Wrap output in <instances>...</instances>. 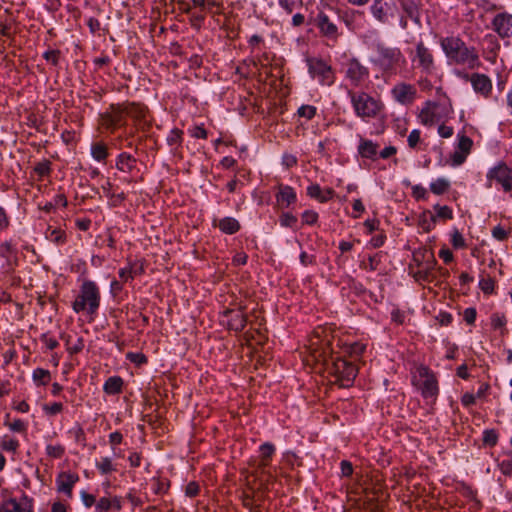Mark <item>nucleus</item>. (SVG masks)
<instances>
[{"mask_svg": "<svg viewBox=\"0 0 512 512\" xmlns=\"http://www.w3.org/2000/svg\"><path fill=\"white\" fill-rule=\"evenodd\" d=\"M91 153L93 158L97 161L105 160L108 155L107 147L103 143H94L91 147Z\"/></svg>", "mask_w": 512, "mask_h": 512, "instance_id": "nucleus-30", "label": "nucleus"}, {"mask_svg": "<svg viewBox=\"0 0 512 512\" xmlns=\"http://www.w3.org/2000/svg\"><path fill=\"white\" fill-rule=\"evenodd\" d=\"M492 28L501 38L512 36V14L508 12L496 14L492 20Z\"/></svg>", "mask_w": 512, "mask_h": 512, "instance_id": "nucleus-12", "label": "nucleus"}, {"mask_svg": "<svg viewBox=\"0 0 512 512\" xmlns=\"http://www.w3.org/2000/svg\"><path fill=\"white\" fill-rule=\"evenodd\" d=\"M297 222V218L290 213H283L280 217V223L285 227H293Z\"/></svg>", "mask_w": 512, "mask_h": 512, "instance_id": "nucleus-46", "label": "nucleus"}, {"mask_svg": "<svg viewBox=\"0 0 512 512\" xmlns=\"http://www.w3.org/2000/svg\"><path fill=\"white\" fill-rule=\"evenodd\" d=\"M482 44L485 50L495 53L499 49V43L494 35H486L483 38Z\"/></svg>", "mask_w": 512, "mask_h": 512, "instance_id": "nucleus-34", "label": "nucleus"}, {"mask_svg": "<svg viewBox=\"0 0 512 512\" xmlns=\"http://www.w3.org/2000/svg\"><path fill=\"white\" fill-rule=\"evenodd\" d=\"M472 144H473V142L468 136H465V135L459 136V140H458L459 151H461L467 155L470 152Z\"/></svg>", "mask_w": 512, "mask_h": 512, "instance_id": "nucleus-39", "label": "nucleus"}, {"mask_svg": "<svg viewBox=\"0 0 512 512\" xmlns=\"http://www.w3.org/2000/svg\"><path fill=\"white\" fill-rule=\"evenodd\" d=\"M309 73L318 78L324 85H331L334 82V73L330 65L321 59H308Z\"/></svg>", "mask_w": 512, "mask_h": 512, "instance_id": "nucleus-9", "label": "nucleus"}, {"mask_svg": "<svg viewBox=\"0 0 512 512\" xmlns=\"http://www.w3.org/2000/svg\"><path fill=\"white\" fill-rule=\"evenodd\" d=\"M96 510L98 512H107L111 510V502L110 498L102 497L96 503Z\"/></svg>", "mask_w": 512, "mask_h": 512, "instance_id": "nucleus-47", "label": "nucleus"}, {"mask_svg": "<svg viewBox=\"0 0 512 512\" xmlns=\"http://www.w3.org/2000/svg\"><path fill=\"white\" fill-rule=\"evenodd\" d=\"M126 117L124 105L112 104L106 112L101 114L100 123L104 128L114 130L124 124Z\"/></svg>", "mask_w": 512, "mask_h": 512, "instance_id": "nucleus-8", "label": "nucleus"}, {"mask_svg": "<svg viewBox=\"0 0 512 512\" xmlns=\"http://www.w3.org/2000/svg\"><path fill=\"white\" fill-rule=\"evenodd\" d=\"M367 76V68L361 65L356 59H352L347 63L346 77L353 85H359Z\"/></svg>", "mask_w": 512, "mask_h": 512, "instance_id": "nucleus-14", "label": "nucleus"}, {"mask_svg": "<svg viewBox=\"0 0 512 512\" xmlns=\"http://www.w3.org/2000/svg\"><path fill=\"white\" fill-rule=\"evenodd\" d=\"M318 215L314 211H305L302 214V220L306 224H314L317 221Z\"/></svg>", "mask_w": 512, "mask_h": 512, "instance_id": "nucleus-52", "label": "nucleus"}, {"mask_svg": "<svg viewBox=\"0 0 512 512\" xmlns=\"http://www.w3.org/2000/svg\"><path fill=\"white\" fill-rule=\"evenodd\" d=\"M413 69L420 70L425 75H431L436 70L435 60L432 51L419 41L414 50L409 53Z\"/></svg>", "mask_w": 512, "mask_h": 512, "instance_id": "nucleus-3", "label": "nucleus"}, {"mask_svg": "<svg viewBox=\"0 0 512 512\" xmlns=\"http://www.w3.org/2000/svg\"><path fill=\"white\" fill-rule=\"evenodd\" d=\"M354 110L359 117H375L381 109V104L365 92L349 91Z\"/></svg>", "mask_w": 512, "mask_h": 512, "instance_id": "nucleus-5", "label": "nucleus"}, {"mask_svg": "<svg viewBox=\"0 0 512 512\" xmlns=\"http://www.w3.org/2000/svg\"><path fill=\"white\" fill-rule=\"evenodd\" d=\"M44 58L52 63L53 65H57L59 61V51L50 50L44 53Z\"/></svg>", "mask_w": 512, "mask_h": 512, "instance_id": "nucleus-56", "label": "nucleus"}, {"mask_svg": "<svg viewBox=\"0 0 512 512\" xmlns=\"http://www.w3.org/2000/svg\"><path fill=\"white\" fill-rule=\"evenodd\" d=\"M436 104L430 101L426 102L425 107L421 110L419 114V119L422 124L427 126H432L436 120L435 108Z\"/></svg>", "mask_w": 512, "mask_h": 512, "instance_id": "nucleus-20", "label": "nucleus"}, {"mask_svg": "<svg viewBox=\"0 0 512 512\" xmlns=\"http://www.w3.org/2000/svg\"><path fill=\"white\" fill-rule=\"evenodd\" d=\"M96 467L100 470L102 474H108L115 470L112 465V461L108 457L102 458L99 462H96Z\"/></svg>", "mask_w": 512, "mask_h": 512, "instance_id": "nucleus-37", "label": "nucleus"}, {"mask_svg": "<svg viewBox=\"0 0 512 512\" xmlns=\"http://www.w3.org/2000/svg\"><path fill=\"white\" fill-rule=\"evenodd\" d=\"M338 20L339 17L332 10H329L328 12L320 11L313 19V23L318 28L322 37L336 43L340 36L337 26Z\"/></svg>", "mask_w": 512, "mask_h": 512, "instance_id": "nucleus-4", "label": "nucleus"}, {"mask_svg": "<svg viewBox=\"0 0 512 512\" xmlns=\"http://www.w3.org/2000/svg\"><path fill=\"white\" fill-rule=\"evenodd\" d=\"M34 170L39 176H45L50 172V163L48 161L39 162Z\"/></svg>", "mask_w": 512, "mask_h": 512, "instance_id": "nucleus-50", "label": "nucleus"}, {"mask_svg": "<svg viewBox=\"0 0 512 512\" xmlns=\"http://www.w3.org/2000/svg\"><path fill=\"white\" fill-rule=\"evenodd\" d=\"M62 409H63V405L60 402H55L51 405L44 406V410L51 415H55V414L61 412Z\"/></svg>", "mask_w": 512, "mask_h": 512, "instance_id": "nucleus-55", "label": "nucleus"}, {"mask_svg": "<svg viewBox=\"0 0 512 512\" xmlns=\"http://www.w3.org/2000/svg\"><path fill=\"white\" fill-rule=\"evenodd\" d=\"M136 159L128 153H122L118 156L116 166L123 172H129L135 167Z\"/></svg>", "mask_w": 512, "mask_h": 512, "instance_id": "nucleus-23", "label": "nucleus"}, {"mask_svg": "<svg viewBox=\"0 0 512 512\" xmlns=\"http://www.w3.org/2000/svg\"><path fill=\"white\" fill-rule=\"evenodd\" d=\"M79 480V477L71 473H61L57 478L58 491L65 493L68 497L72 496V488Z\"/></svg>", "mask_w": 512, "mask_h": 512, "instance_id": "nucleus-17", "label": "nucleus"}, {"mask_svg": "<svg viewBox=\"0 0 512 512\" xmlns=\"http://www.w3.org/2000/svg\"><path fill=\"white\" fill-rule=\"evenodd\" d=\"M440 45L448 60L456 65H467L474 68L478 63V53L474 47H468L466 43L457 36L444 37Z\"/></svg>", "mask_w": 512, "mask_h": 512, "instance_id": "nucleus-1", "label": "nucleus"}, {"mask_svg": "<svg viewBox=\"0 0 512 512\" xmlns=\"http://www.w3.org/2000/svg\"><path fill=\"white\" fill-rule=\"evenodd\" d=\"M376 51L377 59L375 63L385 71L393 70L400 62H405V58L399 48L377 44Z\"/></svg>", "mask_w": 512, "mask_h": 512, "instance_id": "nucleus-7", "label": "nucleus"}, {"mask_svg": "<svg viewBox=\"0 0 512 512\" xmlns=\"http://www.w3.org/2000/svg\"><path fill=\"white\" fill-rule=\"evenodd\" d=\"M182 131L179 129H173L167 137V142L170 146L179 145L182 140Z\"/></svg>", "mask_w": 512, "mask_h": 512, "instance_id": "nucleus-42", "label": "nucleus"}, {"mask_svg": "<svg viewBox=\"0 0 512 512\" xmlns=\"http://www.w3.org/2000/svg\"><path fill=\"white\" fill-rule=\"evenodd\" d=\"M19 446L16 439L5 437L1 442V448L5 451L15 452Z\"/></svg>", "mask_w": 512, "mask_h": 512, "instance_id": "nucleus-43", "label": "nucleus"}, {"mask_svg": "<svg viewBox=\"0 0 512 512\" xmlns=\"http://www.w3.org/2000/svg\"><path fill=\"white\" fill-rule=\"evenodd\" d=\"M127 357L131 362H134L136 364H142L147 362L146 356L141 353H128Z\"/></svg>", "mask_w": 512, "mask_h": 512, "instance_id": "nucleus-58", "label": "nucleus"}, {"mask_svg": "<svg viewBox=\"0 0 512 512\" xmlns=\"http://www.w3.org/2000/svg\"><path fill=\"white\" fill-rule=\"evenodd\" d=\"M402 8L406 13L407 17L418 21V9L416 4L413 1H407L402 3Z\"/></svg>", "mask_w": 512, "mask_h": 512, "instance_id": "nucleus-35", "label": "nucleus"}, {"mask_svg": "<svg viewBox=\"0 0 512 512\" xmlns=\"http://www.w3.org/2000/svg\"><path fill=\"white\" fill-rule=\"evenodd\" d=\"M33 379L35 381H39L43 385H46L50 380V372L42 368H37L33 372Z\"/></svg>", "mask_w": 512, "mask_h": 512, "instance_id": "nucleus-36", "label": "nucleus"}, {"mask_svg": "<svg viewBox=\"0 0 512 512\" xmlns=\"http://www.w3.org/2000/svg\"><path fill=\"white\" fill-rule=\"evenodd\" d=\"M418 373L421 379H423L421 384V393L425 398H433L438 394V384L437 379L433 373L427 367H420L418 369Z\"/></svg>", "mask_w": 512, "mask_h": 512, "instance_id": "nucleus-11", "label": "nucleus"}, {"mask_svg": "<svg viewBox=\"0 0 512 512\" xmlns=\"http://www.w3.org/2000/svg\"><path fill=\"white\" fill-rule=\"evenodd\" d=\"M492 235L494 238H496L497 240H500V241H503L507 238L508 236V233L507 231L502 228L501 226H496L493 228L492 230Z\"/></svg>", "mask_w": 512, "mask_h": 512, "instance_id": "nucleus-53", "label": "nucleus"}, {"mask_svg": "<svg viewBox=\"0 0 512 512\" xmlns=\"http://www.w3.org/2000/svg\"><path fill=\"white\" fill-rule=\"evenodd\" d=\"M377 148H378V145L373 143L372 141L362 140L360 142L358 151L362 157L371 159V158H374L375 155L377 154Z\"/></svg>", "mask_w": 512, "mask_h": 512, "instance_id": "nucleus-24", "label": "nucleus"}, {"mask_svg": "<svg viewBox=\"0 0 512 512\" xmlns=\"http://www.w3.org/2000/svg\"><path fill=\"white\" fill-rule=\"evenodd\" d=\"M46 238L56 244H61L66 240L65 232L60 229L48 227L45 232Z\"/></svg>", "mask_w": 512, "mask_h": 512, "instance_id": "nucleus-28", "label": "nucleus"}, {"mask_svg": "<svg viewBox=\"0 0 512 512\" xmlns=\"http://www.w3.org/2000/svg\"><path fill=\"white\" fill-rule=\"evenodd\" d=\"M434 210L436 211V216H434V215L431 216V220L433 222L436 221V217L443 218V219H452L453 218L452 210L448 206H440L437 204L434 206Z\"/></svg>", "mask_w": 512, "mask_h": 512, "instance_id": "nucleus-33", "label": "nucleus"}, {"mask_svg": "<svg viewBox=\"0 0 512 512\" xmlns=\"http://www.w3.org/2000/svg\"><path fill=\"white\" fill-rule=\"evenodd\" d=\"M295 0H279V5L287 14H291L296 6Z\"/></svg>", "mask_w": 512, "mask_h": 512, "instance_id": "nucleus-51", "label": "nucleus"}, {"mask_svg": "<svg viewBox=\"0 0 512 512\" xmlns=\"http://www.w3.org/2000/svg\"><path fill=\"white\" fill-rule=\"evenodd\" d=\"M47 454L53 458H61L64 454V447L62 445H48L46 447Z\"/></svg>", "mask_w": 512, "mask_h": 512, "instance_id": "nucleus-44", "label": "nucleus"}, {"mask_svg": "<svg viewBox=\"0 0 512 512\" xmlns=\"http://www.w3.org/2000/svg\"><path fill=\"white\" fill-rule=\"evenodd\" d=\"M12 244L9 241H5L0 245V251L2 257H8V255L12 252Z\"/></svg>", "mask_w": 512, "mask_h": 512, "instance_id": "nucleus-63", "label": "nucleus"}, {"mask_svg": "<svg viewBox=\"0 0 512 512\" xmlns=\"http://www.w3.org/2000/svg\"><path fill=\"white\" fill-rule=\"evenodd\" d=\"M277 202L281 205L289 206L291 203L296 201V193L293 188L287 185H280L279 192L276 195Z\"/></svg>", "mask_w": 512, "mask_h": 512, "instance_id": "nucleus-21", "label": "nucleus"}, {"mask_svg": "<svg viewBox=\"0 0 512 512\" xmlns=\"http://www.w3.org/2000/svg\"><path fill=\"white\" fill-rule=\"evenodd\" d=\"M483 445L493 447L498 442V433L495 429H487L483 432Z\"/></svg>", "mask_w": 512, "mask_h": 512, "instance_id": "nucleus-32", "label": "nucleus"}, {"mask_svg": "<svg viewBox=\"0 0 512 512\" xmlns=\"http://www.w3.org/2000/svg\"><path fill=\"white\" fill-rule=\"evenodd\" d=\"M488 178L491 181L494 180L501 184L505 191H510L512 189V170L505 164H500L493 168L489 172Z\"/></svg>", "mask_w": 512, "mask_h": 512, "instance_id": "nucleus-13", "label": "nucleus"}, {"mask_svg": "<svg viewBox=\"0 0 512 512\" xmlns=\"http://www.w3.org/2000/svg\"><path fill=\"white\" fill-rule=\"evenodd\" d=\"M471 84L476 92L484 96H487L492 89L491 80L484 74H472Z\"/></svg>", "mask_w": 512, "mask_h": 512, "instance_id": "nucleus-18", "label": "nucleus"}, {"mask_svg": "<svg viewBox=\"0 0 512 512\" xmlns=\"http://www.w3.org/2000/svg\"><path fill=\"white\" fill-rule=\"evenodd\" d=\"M479 286L484 293L490 294L494 290V281L492 278H483L480 280Z\"/></svg>", "mask_w": 512, "mask_h": 512, "instance_id": "nucleus-45", "label": "nucleus"}, {"mask_svg": "<svg viewBox=\"0 0 512 512\" xmlns=\"http://www.w3.org/2000/svg\"><path fill=\"white\" fill-rule=\"evenodd\" d=\"M407 142L410 148H416V146L420 142V131L417 129L412 130L408 136Z\"/></svg>", "mask_w": 512, "mask_h": 512, "instance_id": "nucleus-48", "label": "nucleus"}, {"mask_svg": "<svg viewBox=\"0 0 512 512\" xmlns=\"http://www.w3.org/2000/svg\"><path fill=\"white\" fill-rule=\"evenodd\" d=\"M123 380L120 377L114 376L107 379L104 384V391L107 394H117L121 391Z\"/></svg>", "mask_w": 512, "mask_h": 512, "instance_id": "nucleus-27", "label": "nucleus"}, {"mask_svg": "<svg viewBox=\"0 0 512 512\" xmlns=\"http://www.w3.org/2000/svg\"><path fill=\"white\" fill-rule=\"evenodd\" d=\"M391 10V6L383 0H375L371 6L372 15L381 23L388 22Z\"/></svg>", "mask_w": 512, "mask_h": 512, "instance_id": "nucleus-19", "label": "nucleus"}, {"mask_svg": "<svg viewBox=\"0 0 512 512\" xmlns=\"http://www.w3.org/2000/svg\"><path fill=\"white\" fill-rule=\"evenodd\" d=\"M451 243L455 249H461L466 247L465 240L462 234L457 229H455L451 235Z\"/></svg>", "mask_w": 512, "mask_h": 512, "instance_id": "nucleus-40", "label": "nucleus"}, {"mask_svg": "<svg viewBox=\"0 0 512 512\" xmlns=\"http://www.w3.org/2000/svg\"><path fill=\"white\" fill-rule=\"evenodd\" d=\"M124 106H125V111H126L127 117L141 119L145 116V109H144V107H142L140 105L130 103V104H125Z\"/></svg>", "mask_w": 512, "mask_h": 512, "instance_id": "nucleus-29", "label": "nucleus"}, {"mask_svg": "<svg viewBox=\"0 0 512 512\" xmlns=\"http://www.w3.org/2000/svg\"><path fill=\"white\" fill-rule=\"evenodd\" d=\"M81 498L86 507H91L92 505H96V499L92 494L87 493L86 491L81 492Z\"/></svg>", "mask_w": 512, "mask_h": 512, "instance_id": "nucleus-57", "label": "nucleus"}, {"mask_svg": "<svg viewBox=\"0 0 512 512\" xmlns=\"http://www.w3.org/2000/svg\"><path fill=\"white\" fill-rule=\"evenodd\" d=\"M100 305V292L95 282L85 280L80 289V293L73 303L75 312H80L85 309L88 313L94 314Z\"/></svg>", "mask_w": 512, "mask_h": 512, "instance_id": "nucleus-2", "label": "nucleus"}, {"mask_svg": "<svg viewBox=\"0 0 512 512\" xmlns=\"http://www.w3.org/2000/svg\"><path fill=\"white\" fill-rule=\"evenodd\" d=\"M438 133L443 138H449L453 135V128L442 124L438 127Z\"/></svg>", "mask_w": 512, "mask_h": 512, "instance_id": "nucleus-61", "label": "nucleus"}, {"mask_svg": "<svg viewBox=\"0 0 512 512\" xmlns=\"http://www.w3.org/2000/svg\"><path fill=\"white\" fill-rule=\"evenodd\" d=\"M449 186L450 184L448 180L444 178H439L431 183L430 189L434 194L441 195L448 190Z\"/></svg>", "mask_w": 512, "mask_h": 512, "instance_id": "nucleus-31", "label": "nucleus"}, {"mask_svg": "<svg viewBox=\"0 0 512 512\" xmlns=\"http://www.w3.org/2000/svg\"><path fill=\"white\" fill-rule=\"evenodd\" d=\"M307 194L320 202H326L332 198L334 191L332 189H328V196H323V191L320 186L318 184H312L307 188Z\"/></svg>", "mask_w": 512, "mask_h": 512, "instance_id": "nucleus-26", "label": "nucleus"}, {"mask_svg": "<svg viewBox=\"0 0 512 512\" xmlns=\"http://www.w3.org/2000/svg\"><path fill=\"white\" fill-rule=\"evenodd\" d=\"M327 369L337 377L342 386H349L357 375L356 366L341 358L332 359L330 363L327 362Z\"/></svg>", "mask_w": 512, "mask_h": 512, "instance_id": "nucleus-6", "label": "nucleus"}, {"mask_svg": "<svg viewBox=\"0 0 512 512\" xmlns=\"http://www.w3.org/2000/svg\"><path fill=\"white\" fill-rule=\"evenodd\" d=\"M416 90L411 84L400 83L392 89V95L401 104H409L415 98Z\"/></svg>", "mask_w": 512, "mask_h": 512, "instance_id": "nucleus-15", "label": "nucleus"}, {"mask_svg": "<svg viewBox=\"0 0 512 512\" xmlns=\"http://www.w3.org/2000/svg\"><path fill=\"white\" fill-rule=\"evenodd\" d=\"M191 135L194 138L205 139L207 137V131L203 127L196 126L191 130Z\"/></svg>", "mask_w": 512, "mask_h": 512, "instance_id": "nucleus-62", "label": "nucleus"}, {"mask_svg": "<svg viewBox=\"0 0 512 512\" xmlns=\"http://www.w3.org/2000/svg\"><path fill=\"white\" fill-rule=\"evenodd\" d=\"M316 114V108L311 105H303L298 109V115L308 120L312 119Z\"/></svg>", "mask_w": 512, "mask_h": 512, "instance_id": "nucleus-41", "label": "nucleus"}, {"mask_svg": "<svg viewBox=\"0 0 512 512\" xmlns=\"http://www.w3.org/2000/svg\"><path fill=\"white\" fill-rule=\"evenodd\" d=\"M466 156L467 155L465 153L461 152V151H455L451 155L452 164L454 166L461 165L465 161Z\"/></svg>", "mask_w": 512, "mask_h": 512, "instance_id": "nucleus-54", "label": "nucleus"}, {"mask_svg": "<svg viewBox=\"0 0 512 512\" xmlns=\"http://www.w3.org/2000/svg\"><path fill=\"white\" fill-rule=\"evenodd\" d=\"M491 323L493 328L499 329L506 324V317L504 315L495 313L491 317Z\"/></svg>", "mask_w": 512, "mask_h": 512, "instance_id": "nucleus-49", "label": "nucleus"}, {"mask_svg": "<svg viewBox=\"0 0 512 512\" xmlns=\"http://www.w3.org/2000/svg\"><path fill=\"white\" fill-rule=\"evenodd\" d=\"M260 452L261 461L257 466V472L259 471L261 475L267 476L265 481L262 478H259L261 489L263 491H267L269 490L268 483L270 479H273V476L267 472L265 468L269 465V461L275 452V447L271 443H264L260 446Z\"/></svg>", "mask_w": 512, "mask_h": 512, "instance_id": "nucleus-10", "label": "nucleus"}, {"mask_svg": "<svg viewBox=\"0 0 512 512\" xmlns=\"http://www.w3.org/2000/svg\"><path fill=\"white\" fill-rule=\"evenodd\" d=\"M476 310L475 308H467L464 311V319L467 322V324L471 325L475 322L476 319Z\"/></svg>", "mask_w": 512, "mask_h": 512, "instance_id": "nucleus-59", "label": "nucleus"}, {"mask_svg": "<svg viewBox=\"0 0 512 512\" xmlns=\"http://www.w3.org/2000/svg\"><path fill=\"white\" fill-rule=\"evenodd\" d=\"M230 318L228 321L229 328L235 331H241L246 325L245 315L241 311H227Z\"/></svg>", "mask_w": 512, "mask_h": 512, "instance_id": "nucleus-22", "label": "nucleus"}, {"mask_svg": "<svg viewBox=\"0 0 512 512\" xmlns=\"http://www.w3.org/2000/svg\"><path fill=\"white\" fill-rule=\"evenodd\" d=\"M4 512H32V500L23 495L19 501L9 499L3 504Z\"/></svg>", "mask_w": 512, "mask_h": 512, "instance_id": "nucleus-16", "label": "nucleus"}, {"mask_svg": "<svg viewBox=\"0 0 512 512\" xmlns=\"http://www.w3.org/2000/svg\"><path fill=\"white\" fill-rule=\"evenodd\" d=\"M90 225L91 221L87 218L76 220V226L82 231H87L90 228Z\"/></svg>", "mask_w": 512, "mask_h": 512, "instance_id": "nucleus-64", "label": "nucleus"}, {"mask_svg": "<svg viewBox=\"0 0 512 512\" xmlns=\"http://www.w3.org/2000/svg\"><path fill=\"white\" fill-rule=\"evenodd\" d=\"M195 6L200 7L202 10L212 11L214 7H219L220 4L217 0H192Z\"/></svg>", "mask_w": 512, "mask_h": 512, "instance_id": "nucleus-38", "label": "nucleus"}, {"mask_svg": "<svg viewBox=\"0 0 512 512\" xmlns=\"http://www.w3.org/2000/svg\"><path fill=\"white\" fill-rule=\"evenodd\" d=\"M340 466H341L342 476L348 477L353 473V467L349 461L343 460L341 462Z\"/></svg>", "mask_w": 512, "mask_h": 512, "instance_id": "nucleus-60", "label": "nucleus"}, {"mask_svg": "<svg viewBox=\"0 0 512 512\" xmlns=\"http://www.w3.org/2000/svg\"><path fill=\"white\" fill-rule=\"evenodd\" d=\"M219 228L227 234H234L240 229L239 222L232 217H225L219 221Z\"/></svg>", "mask_w": 512, "mask_h": 512, "instance_id": "nucleus-25", "label": "nucleus"}]
</instances>
